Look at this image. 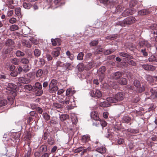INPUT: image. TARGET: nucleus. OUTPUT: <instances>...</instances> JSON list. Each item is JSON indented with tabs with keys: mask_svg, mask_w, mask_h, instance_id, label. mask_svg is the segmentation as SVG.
Instances as JSON below:
<instances>
[{
	"mask_svg": "<svg viewBox=\"0 0 157 157\" xmlns=\"http://www.w3.org/2000/svg\"><path fill=\"white\" fill-rule=\"evenodd\" d=\"M44 118L46 121H48L50 119V116L46 113H44L43 114Z\"/></svg>",
	"mask_w": 157,
	"mask_h": 157,
	"instance_id": "6e6d98bb",
	"label": "nucleus"
},
{
	"mask_svg": "<svg viewBox=\"0 0 157 157\" xmlns=\"http://www.w3.org/2000/svg\"><path fill=\"white\" fill-rule=\"evenodd\" d=\"M29 40L33 43L35 44H37L38 42L37 40L34 38L31 37L29 39Z\"/></svg>",
	"mask_w": 157,
	"mask_h": 157,
	"instance_id": "052dcab7",
	"label": "nucleus"
},
{
	"mask_svg": "<svg viewBox=\"0 0 157 157\" xmlns=\"http://www.w3.org/2000/svg\"><path fill=\"white\" fill-rule=\"evenodd\" d=\"M131 118L128 116H125L123 117L122 119L123 123H128L130 121Z\"/></svg>",
	"mask_w": 157,
	"mask_h": 157,
	"instance_id": "cd10ccee",
	"label": "nucleus"
},
{
	"mask_svg": "<svg viewBox=\"0 0 157 157\" xmlns=\"http://www.w3.org/2000/svg\"><path fill=\"white\" fill-rule=\"evenodd\" d=\"M21 62L23 64H27L29 63V60L27 58H23L21 59Z\"/></svg>",
	"mask_w": 157,
	"mask_h": 157,
	"instance_id": "49530a36",
	"label": "nucleus"
},
{
	"mask_svg": "<svg viewBox=\"0 0 157 157\" xmlns=\"http://www.w3.org/2000/svg\"><path fill=\"white\" fill-rule=\"evenodd\" d=\"M16 55L17 57H21L23 56L25 54L24 53L18 50L16 52Z\"/></svg>",
	"mask_w": 157,
	"mask_h": 157,
	"instance_id": "de8ad7c7",
	"label": "nucleus"
},
{
	"mask_svg": "<svg viewBox=\"0 0 157 157\" xmlns=\"http://www.w3.org/2000/svg\"><path fill=\"white\" fill-rule=\"evenodd\" d=\"M7 101L6 100L0 101V107L4 106L6 105Z\"/></svg>",
	"mask_w": 157,
	"mask_h": 157,
	"instance_id": "864d4df0",
	"label": "nucleus"
},
{
	"mask_svg": "<svg viewBox=\"0 0 157 157\" xmlns=\"http://www.w3.org/2000/svg\"><path fill=\"white\" fill-rule=\"evenodd\" d=\"M90 140V137L88 135H86L82 136L81 141L83 143H86L88 142Z\"/></svg>",
	"mask_w": 157,
	"mask_h": 157,
	"instance_id": "b1692460",
	"label": "nucleus"
},
{
	"mask_svg": "<svg viewBox=\"0 0 157 157\" xmlns=\"http://www.w3.org/2000/svg\"><path fill=\"white\" fill-rule=\"evenodd\" d=\"M22 43L23 45L27 47H30L31 45V44L30 42L25 40H22Z\"/></svg>",
	"mask_w": 157,
	"mask_h": 157,
	"instance_id": "5701e85b",
	"label": "nucleus"
},
{
	"mask_svg": "<svg viewBox=\"0 0 157 157\" xmlns=\"http://www.w3.org/2000/svg\"><path fill=\"white\" fill-rule=\"evenodd\" d=\"M138 48H142L144 47H146L148 48L147 50L151 49V44L149 43L148 41L145 40L140 41L137 45Z\"/></svg>",
	"mask_w": 157,
	"mask_h": 157,
	"instance_id": "39448f33",
	"label": "nucleus"
},
{
	"mask_svg": "<svg viewBox=\"0 0 157 157\" xmlns=\"http://www.w3.org/2000/svg\"><path fill=\"white\" fill-rule=\"evenodd\" d=\"M96 150L97 151L101 154L104 153L106 151V149L103 147L97 148Z\"/></svg>",
	"mask_w": 157,
	"mask_h": 157,
	"instance_id": "412c9836",
	"label": "nucleus"
},
{
	"mask_svg": "<svg viewBox=\"0 0 157 157\" xmlns=\"http://www.w3.org/2000/svg\"><path fill=\"white\" fill-rule=\"evenodd\" d=\"M17 88V86L11 83L8 84V86L6 88L8 91V93H10L11 94H12L14 97L16 95V89Z\"/></svg>",
	"mask_w": 157,
	"mask_h": 157,
	"instance_id": "20e7f679",
	"label": "nucleus"
},
{
	"mask_svg": "<svg viewBox=\"0 0 157 157\" xmlns=\"http://www.w3.org/2000/svg\"><path fill=\"white\" fill-rule=\"evenodd\" d=\"M60 50V48H57L53 50L52 52V54L54 57H57L59 55Z\"/></svg>",
	"mask_w": 157,
	"mask_h": 157,
	"instance_id": "f8f14e48",
	"label": "nucleus"
},
{
	"mask_svg": "<svg viewBox=\"0 0 157 157\" xmlns=\"http://www.w3.org/2000/svg\"><path fill=\"white\" fill-rule=\"evenodd\" d=\"M47 147L46 145H42L40 147V150L43 152H45L47 151Z\"/></svg>",
	"mask_w": 157,
	"mask_h": 157,
	"instance_id": "603ef678",
	"label": "nucleus"
},
{
	"mask_svg": "<svg viewBox=\"0 0 157 157\" xmlns=\"http://www.w3.org/2000/svg\"><path fill=\"white\" fill-rule=\"evenodd\" d=\"M43 71L41 69H39L36 73V76L37 77H40L43 74Z\"/></svg>",
	"mask_w": 157,
	"mask_h": 157,
	"instance_id": "5fc2aeb1",
	"label": "nucleus"
},
{
	"mask_svg": "<svg viewBox=\"0 0 157 157\" xmlns=\"http://www.w3.org/2000/svg\"><path fill=\"white\" fill-rule=\"evenodd\" d=\"M24 31L25 35H28L30 33V29L28 27H26L24 29Z\"/></svg>",
	"mask_w": 157,
	"mask_h": 157,
	"instance_id": "3c124183",
	"label": "nucleus"
},
{
	"mask_svg": "<svg viewBox=\"0 0 157 157\" xmlns=\"http://www.w3.org/2000/svg\"><path fill=\"white\" fill-rule=\"evenodd\" d=\"M65 67L66 69L69 70H71L73 67L71 66V64L68 63H67L65 64Z\"/></svg>",
	"mask_w": 157,
	"mask_h": 157,
	"instance_id": "a19ab883",
	"label": "nucleus"
},
{
	"mask_svg": "<svg viewBox=\"0 0 157 157\" xmlns=\"http://www.w3.org/2000/svg\"><path fill=\"white\" fill-rule=\"evenodd\" d=\"M18 81L23 84H28L31 82V80L26 77H21L18 78Z\"/></svg>",
	"mask_w": 157,
	"mask_h": 157,
	"instance_id": "1a4fd4ad",
	"label": "nucleus"
},
{
	"mask_svg": "<svg viewBox=\"0 0 157 157\" xmlns=\"http://www.w3.org/2000/svg\"><path fill=\"white\" fill-rule=\"evenodd\" d=\"M34 54L35 56L38 57L40 56V51L38 49H35L34 51Z\"/></svg>",
	"mask_w": 157,
	"mask_h": 157,
	"instance_id": "8fccbe9b",
	"label": "nucleus"
},
{
	"mask_svg": "<svg viewBox=\"0 0 157 157\" xmlns=\"http://www.w3.org/2000/svg\"><path fill=\"white\" fill-rule=\"evenodd\" d=\"M54 140L52 138H48V144L50 145H52L54 143Z\"/></svg>",
	"mask_w": 157,
	"mask_h": 157,
	"instance_id": "e2e57ef3",
	"label": "nucleus"
},
{
	"mask_svg": "<svg viewBox=\"0 0 157 157\" xmlns=\"http://www.w3.org/2000/svg\"><path fill=\"white\" fill-rule=\"evenodd\" d=\"M115 98L109 97L107 98V101L101 102L100 104V106L102 107H106L110 106V103H116L117 101L118 95L116 94L115 96Z\"/></svg>",
	"mask_w": 157,
	"mask_h": 157,
	"instance_id": "f03ea898",
	"label": "nucleus"
},
{
	"mask_svg": "<svg viewBox=\"0 0 157 157\" xmlns=\"http://www.w3.org/2000/svg\"><path fill=\"white\" fill-rule=\"evenodd\" d=\"M133 11L131 9H128L124 10L122 13L123 17H126L127 16L132 15L133 13Z\"/></svg>",
	"mask_w": 157,
	"mask_h": 157,
	"instance_id": "9d476101",
	"label": "nucleus"
},
{
	"mask_svg": "<svg viewBox=\"0 0 157 157\" xmlns=\"http://www.w3.org/2000/svg\"><path fill=\"white\" fill-rule=\"evenodd\" d=\"M31 68V67L29 65H26L23 67V71L25 72H26L29 71Z\"/></svg>",
	"mask_w": 157,
	"mask_h": 157,
	"instance_id": "e433bc0d",
	"label": "nucleus"
},
{
	"mask_svg": "<svg viewBox=\"0 0 157 157\" xmlns=\"http://www.w3.org/2000/svg\"><path fill=\"white\" fill-rule=\"evenodd\" d=\"M91 117L93 119L98 121L99 119L98 113L96 111H93L90 113Z\"/></svg>",
	"mask_w": 157,
	"mask_h": 157,
	"instance_id": "9b49d317",
	"label": "nucleus"
},
{
	"mask_svg": "<svg viewBox=\"0 0 157 157\" xmlns=\"http://www.w3.org/2000/svg\"><path fill=\"white\" fill-rule=\"evenodd\" d=\"M25 146V152L26 154V157H30V155L31 153V148L29 147V145H26Z\"/></svg>",
	"mask_w": 157,
	"mask_h": 157,
	"instance_id": "a211bd4d",
	"label": "nucleus"
},
{
	"mask_svg": "<svg viewBox=\"0 0 157 157\" xmlns=\"http://www.w3.org/2000/svg\"><path fill=\"white\" fill-rule=\"evenodd\" d=\"M133 84L136 88L139 87V86H140L141 83L140 82L139 80L135 79L133 81Z\"/></svg>",
	"mask_w": 157,
	"mask_h": 157,
	"instance_id": "37998d69",
	"label": "nucleus"
},
{
	"mask_svg": "<svg viewBox=\"0 0 157 157\" xmlns=\"http://www.w3.org/2000/svg\"><path fill=\"white\" fill-rule=\"evenodd\" d=\"M121 59L118 58V67H122L127 66V64L124 61L123 62H121Z\"/></svg>",
	"mask_w": 157,
	"mask_h": 157,
	"instance_id": "4be33fe9",
	"label": "nucleus"
},
{
	"mask_svg": "<svg viewBox=\"0 0 157 157\" xmlns=\"http://www.w3.org/2000/svg\"><path fill=\"white\" fill-rule=\"evenodd\" d=\"M138 2L136 0H132L130 2L129 6L131 8H132L136 6Z\"/></svg>",
	"mask_w": 157,
	"mask_h": 157,
	"instance_id": "72a5a7b5",
	"label": "nucleus"
},
{
	"mask_svg": "<svg viewBox=\"0 0 157 157\" xmlns=\"http://www.w3.org/2000/svg\"><path fill=\"white\" fill-rule=\"evenodd\" d=\"M9 21L12 24H14L16 22L17 19L15 17H12L10 19Z\"/></svg>",
	"mask_w": 157,
	"mask_h": 157,
	"instance_id": "680f3d73",
	"label": "nucleus"
},
{
	"mask_svg": "<svg viewBox=\"0 0 157 157\" xmlns=\"http://www.w3.org/2000/svg\"><path fill=\"white\" fill-rule=\"evenodd\" d=\"M77 67H78V70L80 71H83L84 69L86 70V67H85L84 65L82 63L78 64Z\"/></svg>",
	"mask_w": 157,
	"mask_h": 157,
	"instance_id": "473e14b6",
	"label": "nucleus"
},
{
	"mask_svg": "<svg viewBox=\"0 0 157 157\" xmlns=\"http://www.w3.org/2000/svg\"><path fill=\"white\" fill-rule=\"evenodd\" d=\"M150 29L151 30V32L152 34H153L155 37V40L157 42V26L156 25L153 24L150 27Z\"/></svg>",
	"mask_w": 157,
	"mask_h": 157,
	"instance_id": "423d86ee",
	"label": "nucleus"
},
{
	"mask_svg": "<svg viewBox=\"0 0 157 157\" xmlns=\"http://www.w3.org/2000/svg\"><path fill=\"white\" fill-rule=\"evenodd\" d=\"M25 90L28 91H30L33 90V86L30 85H25L24 87Z\"/></svg>",
	"mask_w": 157,
	"mask_h": 157,
	"instance_id": "c03bdc74",
	"label": "nucleus"
},
{
	"mask_svg": "<svg viewBox=\"0 0 157 157\" xmlns=\"http://www.w3.org/2000/svg\"><path fill=\"white\" fill-rule=\"evenodd\" d=\"M31 5L30 3L24 2L23 4V7L25 9H29L31 8Z\"/></svg>",
	"mask_w": 157,
	"mask_h": 157,
	"instance_id": "a18cd8bd",
	"label": "nucleus"
},
{
	"mask_svg": "<svg viewBox=\"0 0 157 157\" xmlns=\"http://www.w3.org/2000/svg\"><path fill=\"white\" fill-rule=\"evenodd\" d=\"M150 13V12L149 10L144 9L139 11L138 13V15L142 16L147 15Z\"/></svg>",
	"mask_w": 157,
	"mask_h": 157,
	"instance_id": "4468645a",
	"label": "nucleus"
},
{
	"mask_svg": "<svg viewBox=\"0 0 157 157\" xmlns=\"http://www.w3.org/2000/svg\"><path fill=\"white\" fill-rule=\"evenodd\" d=\"M94 66V63L93 62H90L88 63L86 66V70H88L90 69Z\"/></svg>",
	"mask_w": 157,
	"mask_h": 157,
	"instance_id": "ea45409f",
	"label": "nucleus"
},
{
	"mask_svg": "<svg viewBox=\"0 0 157 157\" xmlns=\"http://www.w3.org/2000/svg\"><path fill=\"white\" fill-rule=\"evenodd\" d=\"M124 93L122 92H118V101H121L123 99Z\"/></svg>",
	"mask_w": 157,
	"mask_h": 157,
	"instance_id": "4c0bfd02",
	"label": "nucleus"
},
{
	"mask_svg": "<svg viewBox=\"0 0 157 157\" xmlns=\"http://www.w3.org/2000/svg\"><path fill=\"white\" fill-rule=\"evenodd\" d=\"M66 55L71 60H73L74 58V55L71 53L69 51H67Z\"/></svg>",
	"mask_w": 157,
	"mask_h": 157,
	"instance_id": "c9c22d12",
	"label": "nucleus"
},
{
	"mask_svg": "<svg viewBox=\"0 0 157 157\" xmlns=\"http://www.w3.org/2000/svg\"><path fill=\"white\" fill-rule=\"evenodd\" d=\"M83 56L84 54L82 52L79 53L77 56V59L79 60H82Z\"/></svg>",
	"mask_w": 157,
	"mask_h": 157,
	"instance_id": "4d7b16f0",
	"label": "nucleus"
},
{
	"mask_svg": "<svg viewBox=\"0 0 157 157\" xmlns=\"http://www.w3.org/2000/svg\"><path fill=\"white\" fill-rule=\"evenodd\" d=\"M105 71V67L103 66L100 67L98 71V75L101 74L104 75V72Z\"/></svg>",
	"mask_w": 157,
	"mask_h": 157,
	"instance_id": "7c9ffc66",
	"label": "nucleus"
},
{
	"mask_svg": "<svg viewBox=\"0 0 157 157\" xmlns=\"http://www.w3.org/2000/svg\"><path fill=\"white\" fill-rule=\"evenodd\" d=\"M136 92L138 93H141L145 91L146 88V85L142 84L139 86V87H136Z\"/></svg>",
	"mask_w": 157,
	"mask_h": 157,
	"instance_id": "f3484780",
	"label": "nucleus"
},
{
	"mask_svg": "<svg viewBox=\"0 0 157 157\" xmlns=\"http://www.w3.org/2000/svg\"><path fill=\"white\" fill-rule=\"evenodd\" d=\"M136 20L134 17L130 16L124 19L122 21H118V25L124 27L135 22Z\"/></svg>",
	"mask_w": 157,
	"mask_h": 157,
	"instance_id": "f257e3e1",
	"label": "nucleus"
},
{
	"mask_svg": "<svg viewBox=\"0 0 157 157\" xmlns=\"http://www.w3.org/2000/svg\"><path fill=\"white\" fill-rule=\"evenodd\" d=\"M90 94L92 97H96L97 98H100L102 96L100 91L97 89L91 91L90 92Z\"/></svg>",
	"mask_w": 157,
	"mask_h": 157,
	"instance_id": "0eeeda50",
	"label": "nucleus"
},
{
	"mask_svg": "<svg viewBox=\"0 0 157 157\" xmlns=\"http://www.w3.org/2000/svg\"><path fill=\"white\" fill-rule=\"evenodd\" d=\"M67 96L65 97H63V100L64 101L63 104H65L66 105L68 104L70 102H71V101L73 99L72 98L71 96L70 95Z\"/></svg>",
	"mask_w": 157,
	"mask_h": 157,
	"instance_id": "ddd939ff",
	"label": "nucleus"
},
{
	"mask_svg": "<svg viewBox=\"0 0 157 157\" xmlns=\"http://www.w3.org/2000/svg\"><path fill=\"white\" fill-rule=\"evenodd\" d=\"M114 51V50L113 49L110 50H107L104 52V54L107 55L109 54Z\"/></svg>",
	"mask_w": 157,
	"mask_h": 157,
	"instance_id": "13d9d810",
	"label": "nucleus"
},
{
	"mask_svg": "<svg viewBox=\"0 0 157 157\" xmlns=\"http://www.w3.org/2000/svg\"><path fill=\"white\" fill-rule=\"evenodd\" d=\"M39 64L40 65H44V60L43 58H39Z\"/></svg>",
	"mask_w": 157,
	"mask_h": 157,
	"instance_id": "338daca9",
	"label": "nucleus"
},
{
	"mask_svg": "<svg viewBox=\"0 0 157 157\" xmlns=\"http://www.w3.org/2000/svg\"><path fill=\"white\" fill-rule=\"evenodd\" d=\"M18 29V26L15 25H13L10 26V30L11 31L17 30Z\"/></svg>",
	"mask_w": 157,
	"mask_h": 157,
	"instance_id": "bb28decb",
	"label": "nucleus"
},
{
	"mask_svg": "<svg viewBox=\"0 0 157 157\" xmlns=\"http://www.w3.org/2000/svg\"><path fill=\"white\" fill-rule=\"evenodd\" d=\"M149 61L151 62H156V58L155 56L154 55H151L148 59Z\"/></svg>",
	"mask_w": 157,
	"mask_h": 157,
	"instance_id": "c756f323",
	"label": "nucleus"
},
{
	"mask_svg": "<svg viewBox=\"0 0 157 157\" xmlns=\"http://www.w3.org/2000/svg\"><path fill=\"white\" fill-rule=\"evenodd\" d=\"M131 59H127V60L126 61L127 63L131 65L135 66L136 65V63Z\"/></svg>",
	"mask_w": 157,
	"mask_h": 157,
	"instance_id": "58836bf2",
	"label": "nucleus"
},
{
	"mask_svg": "<svg viewBox=\"0 0 157 157\" xmlns=\"http://www.w3.org/2000/svg\"><path fill=\"white\" fill-rule=\"evenodd\" d=\"M147 49L146 48H144L141 49L140 52L143 54V55L144 56H147L148 55L147 51H149V50L147 51Z\"/></svg>",
	"mask_w": 157,
	"mask_h": 157,
	"instance_id": "c85d7f7f",
	"label": "nucleus"
},
{
	"mask_svg": "<svg viewBox=\"0 0 157 157\" xmlns=\"http://www.w3.org/2000/svg\"><path fill=\"white\" fill-rule=\"evenodd\" d=\"M151 92L150 98L151 99H154L157 98V92L153 89H151L150 90Z\"/></svg>",
	"mask_w": 157,
	"mask_h": 157,
	"instance_id": "2eb2a0df",
	"label": "nucleus"
},
{
	"mask_svg": "<svg viewBox=\"0 0 157 157\" xmlns=\"http://www.w3.org/2000/svg\"><path fill=\"white\" fill-rule=\"evenodd\" d=\"M120 55L123 57L128 58L130 59H133V57L129 54L125 52H121L120 53Z\"/></svg>",
	"mask_w": 157,
	"mask_h": 157,
	"instance_id": "aec40b11",
	"label": "nucleus"
},
{
	"mask_svg": "<svg viewBox=\"0 0 157 157\" xmlns=\"http://www.w3.org/2000/svg\"><path fill=\"white\" fill-rule=\"evenodd\" d=\"M69 117V115L67 114H62L60 116V119L61 121H63Z\"/></svg>",
	"mask_w": 157,
	"mask_h": 157,
	"instance_id": "f704fd0d",
	"label": "nucleus"
},
{
	"mask_svg": "<svg viewBox=\"0 0 157 157\" xmlns=\"http://www.w3.org/2000/svg\"><path fill=\"white\" fill-rule=\"evenodd\" d=\"M27 78L29 79L31 81L35 78V75L34 74L30 72L27 75Z\"/></svg>",
	"mask_w": 157,
	"mask_h": 157,
	"instance_id": "2f4dec72",
	"label": "nucleus"
},
{
	"mask_svg": "<svg viewBox=\"0 0 157 157\" xmlns=\"http://www.w3.org/2000/svg\"><path fill=\"white\" fill-rule=\"evenodd\" d=\"M103 50L104 49L103 48H100L97 49L96 51L95 52V54H100Z\"/></svg>",
	"mask_w": 157,
	"mask_h": 157,
	"instance_id": "69168bd1",
	"label": "nucleus"
},
{
	"mask_svg": "<svg viewBox=\"0 0 157 157\" xmlns=\"http://www.w3.org/2000/svg\"><path fill=\"white\" fill-rule=\"evenodd\" d=\"M33 90L36 91L38 90H40L42 89V85L39 82H36L34 85L33 86Z\"/></svg>",
	"mask_w": 157,
	"mask_h": 157,
	"instance_id": "dca6fc26",
	"label": "nucleus"
},
{
	"mask_svg": "<svg viewBox=\"0 0 157 157\" xmlns=\"http://www.w3.org/2000/svg\"><path fill=\"white\" fill-rule=\"evenodd\" d=\"M53 106L57 108H62L63 107V106L62 104H59L58 103H54L53 104Z\"/></svg>",
	"mask_w": 157,
	"mask_h": 157,
	"instance_id": "79ce46f5",
	"label": "nucleus"
},
{
	"mask_svg": "<svg viewBox=\"0 0 157 157\" xmlns=\"http://www.w3.org/2000/svg\"><path fill=\"white\" fill-rule=\"evenodd\" d=\"M100 3H103L104 5L107 6L109 3V1L108 0H99Z\"/></svg>",
	"mask_w": 157,
	"mask_h": 157,
	"instance_id": "bf43d9fd",
	"label": "nucleus"
},
{
	"mask_svg": "<svg viewBox=\"0 0 157 157\" xmlns=\"http://www.w3.org/2000/svg\"><path fill=\"white\" fill-rule=\"evenodd\" d=\"M11 63L15 65H17L19 64V61L16 58H14L11 60Z\"/></svg>",
	"mask_w": 157,
	"mask_h": 157,
	"instance_id": "09e8293b",
	"label": "nucleus"
},
{
	"mask_svg": "<svg viewBox=\"0 0 157 157\" xmlns=\"http://www.w3.org/2000/svg\"><path fill=\"white\" fill-rule=\"evenodd\" d=\"M57 81L55 79H52L49 84L48 90L51 93H53L56 91L58 89L57 86Z\"/></svg>",
	"mask_w": 157,
	"mask_h": 157,
	"instance_id": "7ed1b4c3",
	"label": "nucleus"
},
{
	"mask_svg": "<svg viewBox=\"0 0 157 157\" xmlns=\"http://www.w3.org/2000/svg\"><path fill=\"white\" fill-rule=\"evenodd\" d=\"M118 83L121 85H125L127 84V81L125 78H121L118 80Z\"/></svg>",
	"mask_w": 157,
	"mask_h": 157,
	"instance_id": "393cba45",
	"label": "nucleus"
},
{
	"mask_svg": "<svg viewBox=\"0 0 157 157\" xmlns=\"http://www.w3.org/2000/svg\"><path fill=\"white\" fill-rule=\"evenodd\" d=\"M100 123L103 128V127L106 126L107 125V123L104 121L102 120L100 121Z\"/></svg>",
	"mask_w": 157,
	"mask_h": 157,
	"instance_id": "774afa93",
	"label": "nucleus"
},
{
	"mask_svg": "<svg viewBox=\"0 0 157 157\" xmlns=\"http://www.w3.org/2000/svg\"><path fill=\"white\" fill-rule=\"evenodd\" d=\"M15 12L16 14L18 17V18L21 17L22 15L21 13V9L19 7H18L15 9Z\"/></svg>",
	"mask_w": 157,
	"mask_h": 157,
	"instance_id": "6ab92c4d",
	"label": "nucleus"
},
{
	"mask_svg": "<svg viewBox=\"0 0 157 157\" xmlns=\"http://www.w3.org/2000/svg\"><path fill=\"white\" fill-rule=\"evenodd\" d=\"M142 67L145 70L147 71H153L155 69V67L151 65L147 64H143L142 65Z\"/></svg>",
	"mask_w": 157,
	"mask_h": 157,
	"instance_id": "6e6552de",
	"label": "nucleus"
},
{
	"mask_svg": "<svg viewBox=\"0 0 157 157\" xmlns=\"http://www.w3.org/2000/svg\"><path fill=\"white\" fill-rule=\"evenodd\" d=\"M115 37H116L115 35H110L107 36L106 37V39L110 40H111L114 39Z\"/></svg>",
	"mask_w": 157,
	"mask_h": 157,
	"instance_id": "0e129e2a",
	"label": "nucleus"
},
{
	"mask_svg": "<svg viewBox=\"0 0 157 157\" xmlns=\"http://www.w3.org/2000/svg\"><path fill=\"white\" fill-rule=\"evenodd\" d=\"M75 92V91L73 90L71 88H69L67 89L66 91V96H69L70 94H73Z\"/></svg>",
	"mask_w": 157,
	"mask_h": 157,
	"instance_id": "a878e982",
	"label": "nucleus"
}]
</instances>
